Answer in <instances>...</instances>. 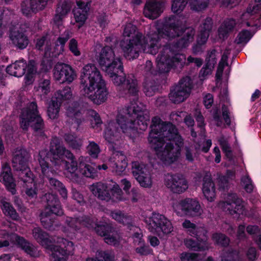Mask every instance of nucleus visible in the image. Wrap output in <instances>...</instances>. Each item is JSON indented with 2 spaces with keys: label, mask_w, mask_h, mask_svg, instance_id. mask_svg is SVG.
Here are the masks:
<instances>
[{
  "label": "nucleus",
  "mask_w": 261,
  "mask_h": 261,
  "mask_svg": "<svg viewBox=\"0 0 261 261\" xmlns=\"http://www.w3.org/2000/svg\"><path fill=\"white\" fill-rule=\"evenodd\" d=\"M80 89L82 94L96 105L104 102L109 94L105 81L93 64L85 65L81 71Z\"/></svg>",
  "instance_id": "7ed1b4c3"
},
{
  "label": "nucleus",
  "mask_w": 261,
  "mask_h": 261,
  "mask_svg": "<svg viewBox=\"0 0 261 261\" xmlns=\"http://www.w3.org/2000/svg\"><path fill=\"white\" fill-rule=\"evenodd\" d=\"M193 83L189 76L182 77L177 85L170 90L169 98L174 103H179L185 100L190 95Z\"/></svg>",
  "instance_id": "f3484780"
},
{
  "label": "nucleus",
  "mask_w": 261,
  "mask_h": 261,
  "mask_svg": "<svg viewBox=\"0 0 261 261\" xmlns=\"http://www.w3.org/2000/svg\"><path fill=\"white\" fill-rule=\"evenodd\" d=\"M68 48L69 50L74 56L78 57L81 55V51L78 48V43L75 39L72 38L70 40Z\"/></svg>",
  "instance_id": "bf43d9fd"
},
{
  "label": "nucleus",
  "mask_w": 261,
  "mask_h": 261,
  "mask_svg": "<svg viewBox=\"0 0 261 261\" xmlns=\"http://www.w3.org/2000/svg\"><path fill=\"white\" fill-rule=\"evenodd\" d=\"M46 43L45 47V54H47L48 51L50 50V46L49 43L46 41V37L43 36L40 39H39L37 41L36 47L39 50H42L43 46Z\"/></svg>",
  "instance_id": "0e129e2a"
},
{
  "label": "nucleus",
  "mask_w": 261,
  "mask_h": 261,
  "mask_svg": "<svg viewBox=\"0 0 261 261\" xmlns=\"http://www.w3.org/2000/svg\"><path fill=\"white\" fill-rule=\"evenodd\" d=\"M44 199L46 205L44 211L40 214V221L42 226L45 229L54 230L58 225L55 218L51 215H62L64 213L63 210L56 195L46 193L44 195Z\"/></svg>",
  "instance_id": "6e6552de"
},
{
  "label": "nucleus",
  "mask_w": 261,
  "mask_h": 261,
  "mask_svg": "<svg viewBox=\"0 0 261 261\" xmlns=\"http://www.w3.org/2000/svg\"><path fill=\"white\" fill-rule=\"evenodd\" d=\"M66 144L72 149L79 150L83 145V141L75 134H66Z\"/></svg>",
  "instance_id": "79ce46f5"
},
{
  "label": "nucleus",
  "mask_w": 261,
  "mask_h": 261,
  "mask_svg": "<svg viewBox=\"0 0 261 261\" xmlns=\"http://www.w3.org/2000/svg\"><path fill=\"white\" fill-rule=\"evenodd\" d=\"M49 183L50 186L59 191L61 192V194L64 197V194H65V190L63 188V185L59 180L54 178L48 177Z\"/></svg>",
  "instance_id": "13d9d810"
},
{
  "label": "nucleus",
  "mask_w": 261,
  "mask_h": 261,
  "mask_svg": "<svg viewBox=\"0 0 261 261\" xmlns=\"http://www.w3.org/2000/svg\"><path fill=\"white\" fill-rule=\"evenodd\" d=\"M213 25L212 19L210 17H207L204 19L201 25V29L199 34H202L206 36L207 35V39L209 37L210 33L212 31Z\"/></svg>",
  "instance_id": "603ef678"
},
{
  "label": "nucleus",
  "mask_w": 261,
  "mask_h": 261,
  "mask_svg": "<svg viewBox=\"0 0 261 261\" xmlns=\"http://www.w3.org/2000/svg\"><path fill=\"white\" fill-rule=\"evenodd\" d=\"M65 38L64 37H59L56 42L55 46V52L56 54H62L64 50Z\"/></svg>",
  "instance_id": "69168bd1"
},
{
  "label": "nucleus",
  "mask_w": 261,
  "mask_h": 261,
  "mask_svg": "<svg viewBox=\"0 0 261 261\" xmlns=\"http://www.w3.org/2000/svg\"><path fill=\"white\" fill-rule=\"evenodd\" d=\"M133 175L143 188H151L152 180L149 166L142 162L134 161L132 163Z\"/></svg>",
  "instance_id": "aec40b11"
},
{
  "label": "nucleus",
  "mask_w": 261,
  "mask_h": 261,
  "mask_svg": "<svg viewBox=\"0 0 261 261\" xmlns=\"http://www.w3.org/2000/svg\"><path fill=\"white\" fill-rule=\"evenodd\" d=\"M87 151L92 158L96 159L100 152V148L97 144L94 142H91L87 147Z\"/></svg>",
  "instance_id": "5fc2aeb1"
},
{
  "label": "nucleus",
  "mask_w": 261,
  "mask_h": 261,
  "mask_svg": "<svg viewBox=\"0 0 261 261\" xmlns=\"http://www.w3.org/2000/svg\"><path fill=\"white\" fill-rule=\"evenodd\" d=\"M90 189L93 195L101 200L115 201L121 199L122 191L117 184L109 188L106 184L98 182L91 186Z\"/></svg>",
  "instance_id": "4468645a"
},
{
  "label": "nucleus",
  "mask_w": 261,
  "mask_h": 261,
  "mask_svg": "<svg viewBox=\"0 0 261 261\" xmlns=\"http://www.w3.org/2000/svg\"><path fill=\"white\" fill-rule=\"evenodd\" d=\"M21 10L22 13L28 16L33 13H37L36 10L33 9L30 0H25L21 4Z\"/></svg>",
  "instance_id": "6e6d98bb"
},
{
  "label": "nucleus",
  "mask_w": 261,
  "mask_h": 261,
  "mask_svg": "<svg viewBox=\"0 0 261 261\" xmlns=\"http://www.w3.org/2000/svg\"><path fill=\"white\" fill-rule=\"evenodd\" d=\"M179 205L184 213L188 216L198 217L202 212L199 202L194 199L187 198L182 199L180 201Z\"/></svg>",
  "instance_id": "393cba45"
},
{
  "label": "nucleus",
  "mask_w": 261,
  "mask_h": 261,
  "mask_svg": "<svg viewBox=\"0 0 261 261\" xmlns=\"http://www.w3.org/2000/svg\"><path fill=\"white\" fill-rule=\"evenodd\" d=\"M207 39V35L205 36L202 34L198 35L196 43L192 46V50L194 55L201 54L204 51Z\"/></svg>",
  "instance_id": "58836bf2"
},
{
  "label": "nucleus",
  "mask_w": 261,
  "mask_h": 261,
  "mask_svg": "<svg viewBox=\"0 0 261 261\" xmlns=\"http://www.w3.org/2000/svg\"><path fill=\"white\" fill-rule=\"evenodd\" d=\"M151 34L148 36L149 38ZM141 34L137 35L135 38H123L120 42V46L125 59L129 60H133L138 58L141 50L145 48L149 42L148 40H140ZM148 53H149L148 51Z\"/></svg>",
  "instance_id": "f8f14e48"
},
{
  "label": "nucleus",
  "mask_w": 261,
  "mask_h": 261,
  "mask_svg": "<svg viewBox=\"0 0 261 261\" xmlns=\"http://www.w3.org/2000/svg\"><path fill=\"white\" fill-rule=\"evenodd\" d=\"M76 76L75 70L70 65L66 64V83L70 84Z\"/></svg>",
  "instance_id": "e2e57ef3"
},
{
  "label": "nucleus",
  "mask_w": 261,
  "mask_h": 261,
  "mask_svg": "<svg viewBox=\"0 0 261 261\" xmlns=\"http://www.w3.org/2000/svg\"><path fill=\"white\" fill-rule=\"evenodd\" d=\"M112 79L114 84L120 86V90H122V93L133 96L134 99L138 98L139 87L138 82L133 74L127 76L123 73V65L122 69H118L110 72H106Z\"/></svg>",
  "instance_id": "9d476101"
},
{
  "label": "nucleus",
  "mask_w": 261,
  "mask_h": 261,
  "mask_svg": "<svg viewBox=\"0 0 261 261\" xmlns=\"http://www.w3.org/2000/svg\"><path fill=\"white\" fill-rule=\"evenodd\" d=\"M203 237L199 233L191 236L196 238V240L193 239L185 240V245L190 250L194 251H203L208 249L207 231L203 232Z\"/></svg>",
  "instance_id": "4be33fe9"
},
{
  "label": "nucleus",
  "mask_w": 261,
  "mask_h": 261,
  "mask_svg": "<svg viewBox=\"0 0 261 261\" xmlns=\"http://www.w3.org/2000/svg\"><path fill=\"white\" fill-rule=\"evenodd\" d=\"M182 227L187 229V232L190 236L199 233L203 237V232L207 231L204 228L197 226L195 224L192 223L190 220H185L182 224Z\"/></svg>",
  "instance_id": "4c0bfd02"
},
{
  "label": "nucleus",
  "mask_w": 261,
  "mask_h": 261,
  "mask_svg": "<svg viewBox=\"0 0 261 261\" xmlns=\"http://www.w3.org/2000/svg\"><path fill=\"white\" fill-rule=\"evenodd\" d=\"M0 181L5 185L7 189L13 195L16 193V184L12 174L10 166L7 163H4L2 165L0 174Z\"/></svg>",
  "instance_id": "bb28decb"
},
{
  "label": "nucleus",
  "mask_w": 261,
  "mask_h": 261,
  "mask_svg": "<svg viewBox=\"0 0 261 261\" xmlns=\"http://www.w3.org/2000/svg\"><path fill=\"white\" fill-rule=\"evenodd\" d=\"M150 128L148 140L150 147L160 155L165 164L170 165L176 161L184 142L176 126L155 116L152 119Z\"/></svg>",
  "instance_id": "f257e3e1"
},
{
  "label": "nucleus",
  "mask_w": 261,
  "mask_h": 261,
  "mask_svg": "<svg viewBox=\"0 0 261 261\" xmlns=\"http://www.w3.org/2000/svg\"><path fill=\"white\" fill-rule=\"evenodd\" d=\"M143 91L148 97L153 96L159 89L160 85L154 80L145 78L143 83Z\"/></svg>",
  "instance_id": "e433bc0d"
},
{
  "label": "nucleus",
  "mask_w": 261,
  "mask_h": 261,
  "mask_svg": "<svg viewBox=\"0 0 261 261\" xmlns=\"http://www.w3.org/2000/svg\"><path fill=\"white\" fill-rule=\"evenodd\" d=\"M226 202L228 205H230L232 208V210L229 208L231 214H236L239 215L246 214V210L243 204V201L241 198L239 197L236 193H228Z\"/></svg>",
  "instance_id": "cd10ccee"
},
{
  "label": "nucleus",
  "mask_w": 261,
  "mask_h": 261,
  "mask_svg": "<svg viewBox=\"0 0 261 261\" xmlns=\"http://www.w3.org/2000/svg\"><path fill=\"white\" fill-rule=\"evenodd\" d=\"M95 230L98 235L105 237L106 243L115 244L116 243V238L113 235L114 228L111 224L106 222L97 223L95 224Z\"/></svg>",
  "instance_id": "a878e982"
},
{
  "label": "nucleus",
  "mask_w": 261,
  "mask_h": 261,
  "mask_svg": "<svg viewBox=\"0 0 261 261\" xmlns=\"http://www.w3.org/2000/svg\"><path fill=\"white\" fill-rule=\"evenodd\" d=\"M156 62L158 70L153 69L151 61L147 60L146 62L145 70L148 73L154 75L158 73H166L169 72L171 69L180 71L185 64L186 57L184 54L174 53L170 46L166 44L158 55Z\"/></svg>",
  "instance_id": "20e7f679"
},
{
  "label": "nucleus",
  "mask_w": 261,
  "mask_h": 261,
  "mask_svg": "<svg viewBox=\"0 0 261 261\" xmlns=\"http://www.w3.org/2000/svg\"><path fill=\"white\" fill-rule=\"evenodd\" d=\"M1 203V208L5 216L9 217L14 220H17L19 219V217L18 214L10 202L5 200H2Z\"/></svg>",
  "instance_id": "ea45409f"
},
{
  "label": "nucleus",
  "mask_w": 261,
  "mask_h": 261,
  "mask_svg": "<svg viewBox=\"0 0 261 261\" xmlns=\"http://www.w3.org/2000/svg\"><path fill=\"white\" fill-rule=\"evenodd\" d=\"M96 255L99 261H114V254L109 250L97 251Z\"/></svg>",
  "instance_id": "864d4df0"
},
{
  "label": "nucleus",
  "mask_w": 261,
  "mask_h": 261,
  "mask_svg": "<svg viewBox=\"0 0 261 261\" xmlns=\"http://www.w3.org/2000/svg\"><path fill=\"white\" fill-rule=\"evenodd\" d=\"M33 24V22H24L20 25L18 29H14L10 31L9 37L14 46L20 49L27 47L29 44V39L24 32L30 31V27Z\"/></svg>",
  "instance_id": "412c9836"
},
{
  "label": "nucleus",
  "mask_w": 261,
  "mask_h": 261,
  "mask_svg": "<svg viewBox=\"0 0 261 261\" xmlns=\"http://www.w3.org/2000/svg\"><path fill=\"white\" fill-rule=\"evenodd\" d=\"M50 90V81L49 79H42L39 81L38 86L36 88V91L41 94L46 95Z\"/></svg>",
  "instance_id": "de8ad7c7"
},
{
  "label": "nucleus",
  "mask_w": 261,
  "mask_h": 261,
  "mask_svg": "<svg viewBox=\"0 0 261 261\" xmlns=\"http://www.w3.org/2000/svg\"><path fill=\"white\" fill-rule=\"evenodd\" d=\"M34 239L41 245L51 252L54 261H65V250L61 247L64 244V239L60 237L50 238L48 234L40 227H35L32 230Z\"/></svg>",
  "instance_id": "423d86ee"
},
{
  "label": "nucleus",
  "mask_w": 261,
  "mask_h": 261,
  "mask_svg": "<svg viewBox=\"0 0 261 261\" xmlns=\"http://www.w3.org/2000/svg\"><path fill=\"white\" fill-rule=\"evenodd\" d=\"M27 67V64L25 61L23 60L16 61L7 67L6 71L10 75L20 77L25 73Z\"/></svg>",
  "instance_id": "2f4dec72"
},
{
  "label": "nucleus",
  "mask_w": 261,
  "mask_h": 261,
  "mask_svg": "<svg viewBox=\"0 0 261 261\" xmlns=\"http://www.w3.org/2000/svg\"><path fill=\"white\" fill-rule=\"evenodd\" d=\"M71 95L70 88L66 86V116L71 118L77 129L85 120L84 115L87 110L79 101L69 100L68 99Z\"/></svg>",
  "instance_id": "dca6fc26"
},
{
  "label": "nucleus",
  "mask_w": 261,
  "mask_h": 261,
  "mask_svg": "<svg viewBox=\"0 0 261 261\" xmlns=\"http://www.w3.org/2000/svg\"><path fill=\"white\" fill-rule=\"evenodd\" d=\"M139 34H141L140 40H148L143 35L142 33L138 31L136 25L132 23H128L125 26L123 32V38L128 37L130 39H134Z\"/></svg>",
  "instance_id": "a19ab883"
},
{
  "label": "nucleus",
  "mask_w": 261,
  "mask_h": 261,
  "mask_svg": "<svg viewBox=\"0 0 261 261\" xmlns=\"http://www.w3.org/2000/svg\"><path fill=\"white\" fill-rule=\"evenodd\" d=\"M162 4L161 2L148 0L145 5L143 13L144 16L151 19L157 18L163 12Z\"/></svg>",
  "instance_id": "c85d7f7f"
},
{
  "label": "nucleus",
  "mask_w": 261,
  "mask_h": 261,
  "mask_svg": "<svg viewBox=\"0 0 261 261\" xmlns=\"http://www.w3.org/2000/svg\"><path fill=\"white\" fill-rule=\"evenodd\" d=\"M113 162V167L118 174L124 171L128 165L127 158L122 151H118L115 154Z\"/></svg>",
  "instance_id": "473e14b6"
},
{
  "label": "nucleus",
  "mask_w": 261,
  "mask_h": 261,
  "mask_svg": "<svg viewBox=\"0 0 261 261\" xmlns=\"http://www.w3.org/2000/svg\"><path fill=\"white\" fill-rule=\"evenodd\" d=\"M65 64L64 63H58L55 66L54 69V77L56 81L62 80L61 83L64 82L65 79Z\"/></svg>",
  "instance_id": "a18cd8bd"
},
{
  "label": "nucleus",
  "mask_w": 261,
  "mask_h": 261,
  "mask_svg": "<svg viewBox=\"0 0 261 261\" xmlns=\"http://www.w3.org/2000/svg\"><path fill=\"white\" fill-rule=\"evenodd\" d=\"M202 192L205 198L209 201L214 200L215 186L211 176L205 175L203 178Z\"/></svg>",
  "instance_id": "7c9ffc66"
},
{
  "label": "nucleus",
  "mask_w": 261,
  "mask_h": 261,
  "mask_svg": "<svg viewBox=\"0 0 261 261\" xmlns=\"http://www.w3.org/2000/svg\"><path fill=\"white\" fill-rule=\"evenodd\" d=\"M148 229L152 233L169 234L173 230L170 221L164 215L159 213H152V216L145 219Z\"/></svg>",
  "instance_id": "a211bd4d"
},
{
  "label": "nucleus",
  "mask_w": 261,
  "mask_h": 261,
  "mask_svg": "<svg viewBox=\"0 0 261 261\" xmlns=\"http://www.w3.org/2000/svg\"><path fill=\"white\" fill-rule=\"evenodd\" d=\"M143 110V107H139L134 102V103H131L130 106L122 111L121 113L126 117V122L132 121L136 128L135 134L131 132L128 133V136L135 137L138 133V129L145 130L147 128L150 118L149 115L144 113Z\"/></svg>",
  "instance_id": "9b49d317"
},
{
  "label": "nucleus",
  "mask_w": 261,
  "mask_h": 261,
  "mask_svg": "<svg viewBox=\"0 0 261 261\" xmlns=\"http://www.w3.org/2000/svg\"><path fill=\"white\" fill-rule=\"evenodd\" d=\"M65 16V6L62 5V6H58L56 10V14L54 17V22L56 25L59 28L63 24V19Z\"/></svg>",
  "instance_id": "3c124183"
},
{
  "label": "nucleus",
  "mask_w": 261,
  "mask_h": 261,
  "mask_svg": "<svg viewBox=\"0 0 261 261\" xmlns=\"http://www.w3.org/2000/svg\"><path fill=\"white\" fill-rule=\"evenodd\" d=\"M30 157L29 152L23 148H17L13 155L12 160L13 167L14 169H20L26 168Z\"/></svg>",
  "instance_id": "c756f323"
},
{
  "label": "nucleus",
  "mask_w": 261,
  "mask_h": 261,
  "mask_svg": "<svg viewBox=\"0 0 261 261\" xmlns=\"http://www.w3.org/2000/svg\"><path fill=\"white\" fill-rule=\"evenodd\" d=\"M253 35L247 30H243L239 33L235 39L237 44H246L252 37Z\"/></svg>",
  "instance_id": "49530a36"
},
{
  "label": "nucleus",
  "mask_w": 261,
  "mask_h": 261,
  "mask_svg": "<svg viewBox=\"0 0 261 261\" xmlns=\"http://www.w3.org/2000/svg\"><path fill=\"white\" fill-rule=\"evenodd\" d=\"M157 32L149 37L148 51L152 55L156 54L166 44L170 46L172 51L178 54L177 50L187 48L193 41L195 34L193 28L182 25L175 15L166 18L163 27L159 28Z\"/></svg>",
  "instance_id": "f03ea898"
},
{
  "label": "nucleus",
  "mask_w": 261,
  "mask_h": 261,
  "mask_svg": "<svg viewBox=\"0 0 261 261\" xmlns=\"http://www.w3.org/2000/svg\"><path fill=\"white\" fill-rule=\"evenodd\" d=\"M140 246L137 247L135 249L136 253L141 255H147L151 254L152 252V249L148 245H146L144 242H142Z\"/></svg>",
  "instance_id": "680f3d73"
},
{
  "label": "nucleus",
  "mask_w": 261,
  "mask_h": 261,
  "mask_svg": "<svg viewBox=\"0 0 261 261\" xmlns=\"http://www.w3.org/2000/svg\"><path fill=\"white\" fill-rule=\"evenodd\" d=\"M20 124L23 130H28L30 126L36 135H43L44 124L39 114L36 102H32L22 110L20 115Z\"/></svg>",
  "instance_id": "1a4fd4ad"
},
{
  "label": "nucleus",
  "mask_w": 261,
  "mask_h": 261,
  "mask_svg": "<svg viewBox=\"0 0 261 261\" xmlns=\"http://www.w3.org/2000/svg\"><path fill=\"white\" fill-rule=\"evenodd\" d=\"M242 182L244 185V190L247 193H251L253 191L254 185L252 180L249 175L244 176L241 179Z\"/></svg>",
  "instance_id": "4d7b16f0"
},
{
  "label": "nucleus",
  "mask_w": 261,
  "mask_h": 261,
  "mask_svg": "<svg viewBox=\"0 0 261 261\" xmlns=\"http://www.w3.org/2000/svg\"><path fill=\"white\" fill-rule=\"evenodd\" d=\"M77 7L72 11L75 21L78 24V28H81L85 23L88 16L90 2H85L82 1L76 2Z\"/></svg>",
  "instance_id": "5701e85b"
},
{
  "label": "nucleus",
  "mask_w": 261,
  "mask_h": 261,
  "mask_svg": "<svg viewBox=\"0 0 261 261\" xmlns=\"http://www.w3.org/2000/svg\"><path fill=\"white\" fill-rule=\"evenodd\" d=\"M49 148L48 152L46 150H41L39 153L38 160L43 175H45L49 171L48 160L55 166L60 165L64 161L65 148L59 138H53Z\"/></svg>",
  "instance_id": "39448f33"
},
{
  "label": "nucleus",
  "mask_w": 261,
  "mask_h": 261,
  "mask_svg": "<svg viewBox=\"0 0 261 261\" xmlns=\"http://www.w3.org/2000/svg\"><path fill=\"white\" fill-rule=\"evenodd\" d=\"M65 96V91L64 89L62 90L57 91L54 94V96L53 97L52 99H54L55 100L56 102H58V104L61 105V103L64 100V98Z\"/></svg>",
  "instance_id": "774afa93"
},
{
  "label": "nucleus",
  "mask_w": 261,
  "mask_h": 261,
  "mask_svg": "<svg viewBox=\"0 0 261 261\" xmlns=\"http://www.w3.org/2000/svg\"><path fill=\"white\" fill-rule=\"evenodd\" d=\"M16 240L19 246L30 256L36 257L38 255L37 248L24 238L17 236L16 238Z\"/></svg>",
  "instance_id": "c9c22d12"
},
{
  "label": "nucleus",
  "mask_w": 261,
  "mask_h": 261,
  "mask_svg": "<svg viewBox=\"0 0 261 261\" xmlns=\"http://www.w3.org/2000/svg\"><path fill=\"white\" fill-rule=\"evenodd\" d=\"M167 185L172 192L177 194L184 192L188 188L187 180L180 173L171 175L167 181Z\"/></svg>",
  "instance_id": "b1692460"
},
{
  "label": "nucleus",
  "mask_w": 261,
  "mask_h": 261,
  "mask_svg": "<svg viewBox=\"0 0 261 261\" xmlns=\"http://www.w3.org/2000/svg\"><path fill=\"white\" fill-rule=\"evenodd\" d=\"M19 171L18 176L19 179L22 180L24 184H33L34 181L33 174L30 170L28 166L26 168L20 169H15ZM26 186L28 187L27 185Z\"/></svg>",
  "instance_id": "37998d69"
},
{
  "label": "nucleus",
  "mask_w": 261,
  "mask_h": 261,
  "mask_svg": "<svg viewBox=\"0 0 261 261\" xmlns=\"http://www.w3.org/2000/svg\"><path fill=\"white\" fill-rule=\"evenodd\" d=\"M98 62L106 72H110L118 69H122V67L121 58L116 57L113 49L109 46H105L101 49Z\"/></svg>",
  "instance_id": "2eb2a0df"
},
{
  "label": "nucleus",
  "mask_w": 261,
  "mask_h": 261,
  "mask_svg": "<svg viewBox=\"0 0 261 261\" xmlns=\"http://www.w3.org/2000/svg\"><path fill=\"white\" fill-rule=\"evenodd\" d=\"M213 117L216 123V125L217 126H220L222 124V120L220 115V110L218 108L216 107L213 109Z\"/></svg>",
  "instance_id": "338daca9"
},
{
  "label": "nucleus",
  "mask_w": 261,
  "mask_h": 261,
  "mask_svg": "<svg viewBox=\"0 0 261 261\" xmlns=\"http://www.w3.org/2000/svg\"><path fill=\"white\" fill-rule=\"evenodd\" d=\"M87 115L92 117L91 120V123L92 127H100L102 122L99 114L95 110L90 109L87 110L86 113Z\"/></svg>",
  "instance_id": "8fccbe9b"
},
{
  "label": "nucleus",
  "mask_w": 261,
  "mask_h": 261,
  "mask_svg": "<svg viewBox=\"0 0 261 261\" xmlns=\"http://www.w3.org/2000/svg\"><path fill=\"white\" fill-rule=\"evenodd\" d=\"M212 239L218 246L227 247L230 243L229 238L225 234L221 232H215L212 235Z\"/></svg>",
  "instance_id": "c03bdc74"
},
{
  "label": "nucleus",
  "mask_w": 261,
  "mask_h": 261,
  "mask_svg": "<svg viewBox=\"0 0 261 261\" xmlns=\"http://www.w3.org/2000/svg\"><path fill=\"white\" fill-rule=\"evenodd\" d=\"M30 1L33 9L37 12L45 8L48 0H30Z\"/></svg>",
  "instance_id": "052dcab7"
},
{
  "label": "nucleus",
  "mask_w": 261,
  "mask_h": 261,
  "mask_svg": "<svg viewBox=\"0 0 261 261\" xmlns=\"http://www.w3.org/2000/svg\"><path fill=\"white\" fill-rule=\"evenodd\" d=\"M13 17L12 12L8 8L0 10V38L3 36Z\"/></svg>",
  "instance_id": "72a5a7b5"
},
{
  "label": "nucleus",
  "mask_w": 261,
  "mask_h": 261,
  "mask_svg": "<svg viewBox=\"0 0 261 261\" xmlns=\"http://www.w3.org/2000/svg\"><path fill=\"white\" fill-rule=\"evenodd\" d=\"M60 107V104L56 102L54 99H51L47 109L48 116L50 119H54L57 118L59 112Z\"/></svg>",
  "instance_id": "09e8293b"
},
{
  "label": "nucleus",
  "mask_w": 261,
  "mask_h": 261,
  "mask_svg": "<svg viewBox=\"0 0 261 261\" xmlns=\"http://www.w3.org/2000/svg\"><path fill=\"white\" fill-rule=\"evenodd\" d=\"M111 216L113 219L118 222L126 226L127 229L134 231L132 237L136 245H141L142 243L144 242L142 238L143 234L140 228L134 225L133 218L131 216L125 214L120 211L112 212Z\"/></svg>",
  "instance_id": "6ab92c4d"
},
{
  "label": "nucleus",
  "mask_w": 261,
  "mask_h": 261,
  "mask_svg": "<svg viewBox=\"0 0 261 261\" xmlns=\"http://www.w3.org/2000/svg\"><path fill=\"white\" fill-rule=\"evenodd\" d=\"M236 24V20L233 18L228 19L225 20L218 29V33L220 38L223 39L227 38L229 34L233 31Z\"/></svg>",
  "instance_id": "f704fd0d"
},
{
  "label": "nucleus",
  "mask_w": 261,
  "mask_h": 261,
  "mask_svg": "<svg viewBox=\"0 0 261 261\" xmlns=\"http://www.w3.org/2000/svg\"><path fill=\"white\" fill-rule=\"evenodd\" d=\"M126 117L119 112L116 118V122L111 121L106 125L104 130V137L110 144H115V142L121 138V132L127 134L136 132V128L132 121L126 122Z\"/></svg>",
  "instance_id": "0eeeda50"
},
{
  "label": "nucleus",
  "mask_w": 261,
  "mask_h": 261,
  "mask_svg": "<svg viewBox=\"0 0 261 261\" xmlns=\"http://www.w3.org/2000/svg\"><path fill=\"white\" fill-rule=\"evenodd\" d=\"M78 169L80 173L86 177L94 178L98 176V173L95 167L82 162H80L78 166L75 156L70 150L66 149V177L69 176L68 173L71 175H76L75 172Z\"/></svg>",
  "instance_id": "ddd939ff"
}]
</instances>
